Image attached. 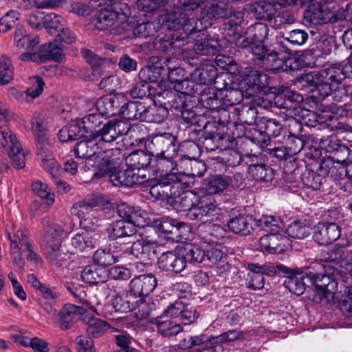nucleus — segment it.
Masks as SVG:
<instances>
[{
    "mask_svg": "<svg viewBox=\"0 0 352 352\" xmlns=\"http://www.w3.org/2000/svg\"><path fill=\"white\" fill-rule=\"evenodd\" d=\"M186 260V263H201L206 259V250L199 245L195 244H188L184 248L183 254Z\"/></svg>",
    "mask_w": 352,
    "mask_h": 352,
    "instance_id": "56",
    "label": "nucleus"
},
{
    "mask_svg": "<svg viewBox=\"0 0 352 352\" xmlns=\"http://www.w3.org/2000/svg\"><path fill=\"white\" fill-rule=\"evenodd\" d=\"M145 111V105L139 101H131L121 104L119 109L118 115L126 120H140L142 115Z\"/></svg>",
    "mask_w": 352,
    "mask_h": 352,
    "instance_id": "38",
    "label": "nucleus"
},
{
    "mask_svg": "<svg viewBox=\"0 0 352 352\" xmlns=\"http://www.w3.org/2000/svg\"><path fill=\"white\" fill-rule=\"evenodd\" d=\"M257 111L256 108L243 105L238 110V120L235 122L236 126L240 127L243 131V135L246 136L245 132L250 129L256 127L255 121L256 118ZM258 128V126H256Z\"/></svg>",
    "mask_w": 352,
    "mask_h": 352,
    "instance_id": "28",
    "label": "nucleus"
},
{
    "mask_svg": "<svg viewBox=\"0 0 352 352\" xmlns=\"http://www.w3.org/2000/svg\"><path fill=\"white\" fill-rule=\"evenodd\" d=\"M122 162L116 167L104 173L109 174L111 182L116 186H132L135 184H142L146 180V175L139 174L135 169L127 167L126 170H119L117 169L122 164Z\"/></svg>",
    "mask_w": 352,
    "mask_h": 352,
    "instance_id": "15",
    "label": "nucleus"
},
{
    "mask_svg": "<svg viewBox=\"0 0 352 352\" xmlns=\"http://www.w3.org/2000/svg\"><path fill=\"white\" fill-rule=\"evenodd\" d=\"M231 179L223 175H216L208 177L204 184V189L211 195L223 192L230 184Z\"/></svg>",
    "mask_w": 352,
    "mask_h": 352,
    "instance_id": "44",
    "label": "nucleus"
},
{
    "mask_svg": "<svg viewBox=\"0 0 352 352\" xmlns=\"http://www.w3.org/2000/svg\"><path fill=\"white\" fill-rule=\"evenodd\" d=\"M346 77L352 78V56L351 55L348 58L347 63L342 67L332 66L320 72L321 81L325 86H329L331 92L336 91L338 85Z\"/></svg>",
    "mask_w": 352,
    "mask_h": 352,
    "instance_id": "13",
    "label": "nucleus"
},
{
    "mask_svg": "<svg viewBox=\"0 0 352 352\" xmlns=\"http://www.w3.org/2000/svg\"><path fill=\"white\" fill-rule=\"evenodd\" d=\"M278 4L276 2H272L270 0H263L256 3L254 6V9L260 19H267L272 22L274 18L277 21L278 16H276V9L275 6Z\"/></svg>",
    "mask_w": 352,
    "mask_h": 352,
    "instance_id": "47",
    "label": "nucleus"
},
{
    "mask_svg": "<svg viewBox=\"0 0 352 352\" xmlns=\"http://www.w3.org/2000/svg\"><path fill=\"white\" fill-rule=\"evenodd\" d=\"M226 248L221 244L211 245L206 250V259L213 265L224 266L227 263Z\"/></svg>",
    "mask_w": 352,
    "mask_h": 352,
    "instance_id": "50",
    "label": "nucleus"
},
{
    "mask_svg": "<svg viewBox=\"0 0 352 352\" xmlns=\"http://www.w3.org/2000/svg\"><path fill=\"white\" fill-rule=\"evenodd\" d=\"M0 151L9 155L15 168L21 169L25 167V153L15 135L7 125H0Z\"/></svg>",
    "mask_w": 352,
    "mask_h": 352,
    "instance_id": "6",
    "label": "nucleus"
},
{
    "mask_svg": "<svg viewBox=\"0 0 352 352\" xmlns=\"http://www.w3.org/2000/svg\"><path fill=\"white\" fill-rule=\"evenodd\" d=\"M227 226L229 230L234 233L247 235L252 230V219L246 215L239 213L230 217Z\"/></svg>",
    "mask_w": 352,
    "mask_h": 352,
    "instance_id": "33",
    "label": "nucleus"
},
{
    "mask_svg": "<svg viewBox=\"0 0 352 352\" xmlns=\"http://www.w3.org/2000/svg\"><path fill=\"white\" fill-rule=\"evenodd\" d=\"M151 144L154 150L152 155L156 159L157 166L168 170H175L177 163L174 158L177 155V146L175 144V138L170 133H163L155 135Z\"/></svg>",
    "mask_w": 352,
    "mask_h": 352,
    "instance_id": "5",
    "label": "nucleus"
},
{
    "mask_svg": "<svg viewBox=\"0 0 352 352\" xmlns=\"http://www.w3.org/2000/svg\"><path fill=\"white\" fill-rule=\"evenodd\" d=\"M268 85L267 76L256 69L250 68L240 83L241 89L245 90L246 98L255 97Z\"/></svg>",
    "mask_w": 352,
    "mask_h": 352,
    "instance_id": "14",
    "label": "nucleus"
},
{
    "mask_svg": "<svg viewBox=\"0 0 352 352\" xmlns=\"http://www.w3.org/2000/svg\"><path fill=\"white\" fill-rule=\"evenodd\" d=\"M175 0H148L144 3H139L138 6L145 12H150L157 10H164L168 12L163 18L162 25L170 30H182L186 34H191L196 30L195 19L186 18L184 10L180 5L175 4Z\"/></svg>",
    "mask_w": 352,
    "mask_h": 352,
    "instance_id": "3",
    "label": "nucleus"
},
{
    "mask_svg": "<svg viewBox=\"0 0 352 352\" xmlns=\"http://www.w3.org/2000/svg\"><path fill=\"white\" fill-rule=\"evenodd\" d=\"M107 276L108 273L105 268L95 265H88L85 267L81 273L82 280L89 284L104 283Z\"/></svg>",
    "mask_w": 352,
    "mask_h": 352,
    "instance_id": "41",
    "label": "nucleus"
},
{
    "mask_svg": "<svg viewBox=\"0 0 352 352\" xmlns=\"http://www.w3.org/2000/svg\"><path fill=\"white\" fill-rule=\"evenodd\" d=\"M38 155L41 160V166L49 172L52 177L56 178L60 175L62 169L52 155L45 154L43 150L39 151Z\"/></svg>",
    "mask_w": 352,
    "mask_h": 352,
    "instance_id": "54",
    "label": "nucleus"
},
{
    "mask_svg": "<svg viewBox=\"0 0 352 352\" xmlns=\"http://www.w3.org/2000/svg\"><path fill=\"white\" fill-rule=\"evenodd\" d=\"M116 13L113 10L102 9L99 11L95 26L99 30H104L113 25L116 23Z\"/></svg>",
    "mask_w": 352,
    "mask_h": 352,
    "instance_id": "57",
    "label": "nucleus"
},
{
    "mask_svg": "<svg viewBox=\"0 0 352 352\" xmlns=\"http://www.w3.org/2000/svg\"><path fill=\"white\" fill-rule=\"evenodd\" d=\"M252 55L267 70L280 71L283 67L285 57L272 52L271 47L267 48L264 42H249L248 45Z\"/></svg>",
    "mask_w": 352,
    "mask_h": 352,
    "instance_id": "9",
    "label": "nucleus"
},
{
    "mask_svg": "<svg viewBox=\"0 0 352 352\" xmlns=\"http://www.w3.org/2000/svg\"><path fill=\"white\" fill-rule=\"evenodd\" d=\"M32 131L40 143L45 140L47 131V122L43 116L39 113L34 114L31 121Z\"/></svg>",
    "mask_w": 352,
    "mask_h": 352,
    "instance_id": "55",
    "label": "nucleus"
},
{
    "mask_svg": "<svg viewBox=\"0 0 352 352\" xmlns=\"http://www.w3.org/2000/svg\"><path fill=\"white\" fill-rule=\"evenodd\" d=\"M223 87L219 85V95L221 103V109L231 107L240 103L245 96V90L238 89L223 82Z\"/></svg>",
    "mask_w": 352,
    "mask_h": 352,
    "instance_id": "26",
    "label": "nucleus"
},
{
    "mask_svg": "<svg viewBox=\"0 0 352 352\" xmlns=\"http://www.w3.org/2000/svg\"><path fill=\"white\" fill-rule=\"evenodd\" d=\"M29 80L30 87L25 92L20 94L23 97V100L28 103L32 102L42 94L45 85L43 80L38 76H32L30 78Z\"/></svg>",
    "mask_w": 352,
    "mask_h": 352,
    "instance_id": "51",
    "label": "nucleus"
},
{
    "mask_svg": "<svg viewBox=\"0 0 352 352\" xmlns=\"http://www.w3.org/2000/svg\"><path fill=\"white\" fill-rule=\"evenodd\" d=\"M115 245L98 248L93 255L94 261L101 266L110 265L118 261L120 256Z\"/></svg>",
    "mask_w": 352,
    "mask_h": 352,
    "instance_id": "29",
    "label": "nucleus"
},
{
    "mask_svg": "<svg viewBox=\"0 0 352 352\" xmlns=\"http://www.w3.org/2000/svg\"><path fill=\"white\" fill-rule=\"evenodd\" d=\"M108 201L105 200L101 195H92L82 201H79L74 204L72 208V213L80 218H84L96 211L94 209L99 206H104Z\"/></svg>",
    "mask_w": 352,
    "mask_h": 352,
    "instance_id": "23",
    "label": "nucleus"
},
{
    "mask_svg": "<svg viewBox=\"0 0 352 352\" xmlns=\"http://www.w3.org/2000/svg\"><path fill=\"white\" fill-rule=\"evenodd\" d=\"M344 254V250L340 247L323 249L319 259L324 263V274L310 272V283L316 287L318 292L325 297L336 292L338 283L334 280L335 276L344 274L337 261Z\"/></svg>",
    "mask_w": 352,
    "mask_h": 352,
    "instance_id": "2",
    "label": "nucleus"
},
{
    "mask_svg": "<svg viewBox=\"0 0 352 352\" xmlns=\"http://www.w3.org/2000/svg\"><path fill=\"white\" fill-rule=\"evenodd\" d=\"M109 327V324L104 320L94 318L89 320L87 331L93 338H98L103 335Z\"/></svg>",
    "mask_w": 352,
    "mask_h": 352,
    "instance_id": "62",
    "label": "nucleus"
},
{
    "mask_svg": "<svg viewBox=\"0 0 352 352\" xmlns=\"http://www.w3.org/2000/svg\"><path fill=\"white\" fill-rule=\"evenodd\" d=\"M203 146L207 150H214L217 147L219 142L222 140L221 135L217 133V129L214 124L208 123L205 125L204 131L202 135Z\"/></svg>",
    "mask_w": 352,
    "mask_h": 352,
    "instance_id": "48",
    "label": "nucleus"
},
{
    "mask_svg": "<svg viewBox=\"0 0 352 352\" xmlns=\"http://www.w3.org/2000/svg\"><path fill=\"white\" fill-rule=\"evenodd\" d=\"M66 20L55 12L47 13L44 17L43 27L50 34L59 33L65 26Z\"/></svg>",
    "mask_w": 352,
    "mask_h": 352,
    "instance_id": "49",
    "label": "nucleus"
},
{
    "mask_svg": "<svg viewBox=\"0 0 352 352\" xmlns=\"http://www.w3.org/2000/svg\"><path fill=\"white\" fill-rule=\"evenodd\" d=\"M340 236V228L336 223H318L314 228V239L320 245H329Z\"/></svg>",
    "mask_w": 352,
    "mask_h": 352,
    "instance_id": "17",
    "label": "nucleus"
},
{
    "mask_svg": "<svg viewBox=\"0 0 352 352\" xmlns=\"http://www.w3.org/2000/svg\"><path fill=\"white\" fill-rule=\"evenodd\" d=\"M84 309L73 304L65 305L58 312L60 327L63 330L69 329L78 315L82 314Z\"/></svg>",
    "mask_w": 352,
    "mask_h": 352,
    "instance_id": "30",
    "label": "nucleus"
},
{
    "mask_svg": "<svg viewBox=\"0 0 352 352\" xmlns=\"http://www.w3.org/2000/svg\"><path fill=\"white\" fill-rule=\"evenodd\" d=\"M347 161L349 160H346V157H340L338 155L328 157L322 160L320 164V175L324 176L331 175V177L336 176L338 171V166H342L340 168L344 169L343 165L346 164Z\"/></svg>",
    "mask_w": 352,
    "mask_h": 352,
    "instance_id": "43",
    "label": "nucleus"
},
{
    "mask_svg": "<svg viewBox=\"0 0 352 352\" xmlns=\"http://www.w3.org/2000/svg\"><path fill=\"white\" fill-rule=\"evenodd\" d=\"M253 265H256V264L251 263L248 265V269L250 270L247 278L248 287L253 289H262L265 285L263 275L260 270L253 269Z\"/></svg>",
    "mask_w": 352,
    "mask_h": 352,
    "instance_id": "64",
    "label": "nucleus"
},
{
    "mask_svg": "<svg viewBox=\"0 0 352 352\" xmlns=\"http://www.w3.org/2000/svg\"><path fill=\"white\" fill-rule=\"evenodd\" d=\"M14 75L13 66L10 59L6 56L0 58V85L10 83Z\"/></svg>",
    "mask_w": 352,
    "mask_h": 352,
    "instance_id": "61",
    "label": "nucleus"
},
{
    "mask_svg": "<svg viewBox=\"0 0 352 352\" xmlns=\"http://www.w3.org/2000/svg\"><path fill=\"white\" fill-rule=\"evenodd\" d=\"M107 297L111 298V302L116 311L129 312L133 309V305L122 287L113 283L107 285Z\"/></svg>",
    "mask_w": 352,
    "mask_h": 352,
    "instance_id": "21",
    "label": "nucleus"
},
{
    "mask_svg": "<svg viewBox=\"0 0 352 352\" xmlns=\"http://www.w3.org/2000/svg\"><path fill=\"white\" fill-rule=\"evenodd\" d=\"M10 239V254L13 264L19 269H22L25 262L22 258V250L30 247L31 243L29 237V231L21 226H12L7 230Z\"/></svg>",
    "mask_w": 352,
    "mask_h": 352,
    "instance_id": "7",
    "label": "nucleus"
},
{
    "mask_svg": "<svg viewBox=\"0 0 352 352\" xmlns=\"http://www.w3.org/2000/svg\"><path fill=\"white\" fill-rule=\"evenodd\" d=\"M156 101L155 100V103L148 107L145 106V111L142 115V121L161 123L168 117L167 107L161 103L157 105Z\"/></svg>",
    "mask_w": 352,
    "mask_h": 352,
    "instance_id": "37",
    "label": "nucleus"
},
{
    "mask_svg": "<svg viewBox=\"0 0 352 352\" xmlns=\"http://www.w3.org/2000/svg\"><path fill=\"white\" fill-rule=\"evenodd\" d=\"M155 100H157L159 103L163 104L164 106L168 107L178 109L181 113L184 118H186L185 113H188V112H186L184 111L185 108V98L184 96L180 94H175V93L170 91H164L157 92L155 96ZM188 117H186L187 118Z\"/></svg>",
    "mask_w": 352,
    "mask_h": 352,
    "instance_id": "25",
    "label": "nucleus"
},
{
    "mask_svg": "<svg viewBox=\"0 0 352 352\" xmlns=\"http://www.w3.org/2000/svg\"><path fill=\"white\" fill-rule=\"evenodd\" d=\"M39 60L46 62L53 60L56 62H62L64 59L63 45L60 43L54 41L41 46L38 51Z\"/></svg>",
    "mask_w": 352,
    "mask_h": 352,
    "instance_id": "32",
    "label": "nucleus"
},
{
    "mask_svg": "<svg viewBox=\"0 0 352 352\" xmlns=\"http://www.w3.org/2000/svg\"><path fill=\"white\" fill-rule=\"evenodd\" d=\"M41 245L49 261L54 265H60L66 254L62 248V235L65 232L62 225L50 221L48 217L42 220Z\"/></svg>",
    "mask_w": 352,
    "mask_h": 352,
    "instance_id": "4",
    "label": "nucleus"
},
{
    "mask_svg": "<svg viewBox=\"0 0 352 352\" xmlns=\"http://www.w3.org/2000/svg\"><path fill=\"white\" fill-rule=\"evenodd\" d=\"M311 227L304 221H294L288 226L287 232L294 239H302L309 235Z\"/></svg>",
    "mask_w": 352,
    "mask_h": 352,
    "instance_id": "60",
    "label": "nucleus"
},
{
    "mask_svg": "<svg viewBox=\"0 0 352 352\" xmlns=\"http://www.w3.org/2000/svg\"><path fill=\"white\" fill-rule=\"evenodd\" d=\"M319 146L321 150L327 153L335 152L333 155L343 154L344 157L350 160L352 153L349 148L342 146L339 144V141L336 136L330 135L327 138H322L320 140Z\"/></svg>",
    "mask_w": 352,
    "mask_h": 352,
    "instance_id": "35",
    "label": "nucleus"
},
{
    "mask_svg": "<svg viewBox=\"0 0 352 352\" xmlns=\"http://www.w3.org/2000/svg\"><path fill=\"white\" fill-rule=\"evenodd\" d=\"M338 0H313L308 3L305 18L315 24L334 21V12Z\"/></svg>",
    "mask_w": 352,
    "mask_h": 352,
    "instance_id": "8",
    "label": "nucleus"
},
{
    "mask_svg": "<svg viewBox=\"0 0 352 352\" xmlns=\"http://www.w3.org/2000/svg\"><path fill=\"white\" fill-rule=\"evenodd\" d=\"M8 2L13 6L21 8H27L33 5L38 8H56L66 4L65 0H43L39 3L38 0H8Z\"/></svg>",
    "mask_w": 352,
    "mask_h": 352,
    "instance_id": "45",
    "label": "nucleus"
},
{
    "mask_svg": "<svg viewBox=\"0 0 352 352\" xmlns=\"http://www.w3.org/2000/svg\"><path fill=\"white\" fill-rule=\"evenodd\" d=\"M255 155H247L240 160L249 165V173L254 179L261 182H270L273 179V170L265 164H254Z\"/></svg>",
    "mask_w": 352,
    "mask_h": 352,
    "instance_id": "27",
    "label": "nucleus"
},
{
    "mask_svg": "<svg viewBox=\"0 0 352 352\" xmlns=\"http://www.w3.org/2000/svg\"><path fill=\"white\" fill-rule=\"evenodd\" d=\"M99 238V234L94 231L81 230L71 238L73 251L76 253L88 252L96 245Z\"/></svg>",
    "mask_w": 352,
    "mask_h": 352,
    "instance_id": "18",
    "label": "nucleus"
},
{
    "mask_svg": "<svg viewBox=\"0 0 352 352\" xmlns=\"http://www.w3.org/2000/svg\"><path fill=\"white\" fill-rule=\"evenodd\" d=\"M155 247L154 242L141 239L133 242L131 252L137 258L146 260L149 258L151 252H154Z\"/></svg>",
    "mask_w": 352,
    "mask_h": 352,
    "instance_id": "46",
    "label": "nucleus"
},
{
    "mask_svg": "<svg viewBox=\"0 0 352 352\" xmlns=\"http://www.w3.org/2000/svg\"><path fill=\"white\" fill-rule=\"evenodd\" d=\"M175 58H166L164 60L165 65L166 76H168L170 82L174 83L179 82L184 76V70L178 66Z\"/></svg>",
    "mask_w": 352,
    "mask_h": 352,
    "instance_id": "53",
    "label": "nucleus"
},
{
    "mask_svg": "<svg viewBox=\"0 0 352 352\" xmlns=\"http://www.w3.org/2000/svg\"><path fill=\"white\" fill-rule=\"evenodd\" d=\"M157 281L152 274H142L130 282V292L135 297L148 296L155 288Z\"/></svg>",
    "mask_w": 352,
    "mask_h": 352,
    "instance_id": "22",
    "label": "nucleus"
},
{
    "mask_svg": "<svg viewBox=\"0 0 352 352\" xmlns=\"http://www.w3.org/2000/svg\"><path fill=\"white\" fill-rule=\"evenodd\" d=\"M257 126L245 132L246 137L256 144H266L270 137L278 136L282 130L280 123L274 119L263 118Z\"/></svg>",
    "mask_w": 352,
    "mask_h": 352,
    "instance_id": "10",
    "label": "nucleus"
},
{
    "mask_svg": "<svg viewBox=\"0 0 352 352\" xmlns=\"http://www.w3.org/2000/svg\"><path fill=\"white\" fill-rule=\"evenodd\" d=\"M125 101L123 94L107 95L101 97L95 104L96 108L101 116H112L118 115L120 107Z\"/></svg>",
    "mask_w": 352,
    "mask_h": 352,
    "instance_id": "19",
    "label": "nucleus"
},
{
    "mask_svg": "<svg viewBox=\"0 0 352 352\" xmlns=\"http://www.w3.org/2000/svg\"><path fill=\"white\" fill-rule=\"evenodd\" d=\"M100 143L93 136L89 140L80 141L74 147L77 157L85 160V166L88 169L94 168L95 175L98 177L104 176L105 173L118 166L124 159L121 149H103Z\"/></svg>",
    "mask_w": 352,
    "mask_h": 352,
    "instance_id": "1",
    "label": "nucleus"
},
{
    "mask_svg": "<svg viewBox=\"0 0 352 352\" xmlns=\"http://www.w3.org/2000/svg\"><path fill=\"white\" fill-rule=\"evenodd\" d=\"M159 267L166 272L180 273L186 268V260L183 254L176 251L162 253L158 258Z\"/></svg>",
    "mask_w": 352,
    "mask_h": 352,
    "instance_id": "20",
    "label": "nucleus"
},
{
    "mask_svg": "<svg viewBox=\"0 0 352 352\" xmlns=\"http://www.w3.org/2000/svg\"><path fill=\"white\" fill-rule=\"evenodd\" d=\"M103 122V117L98 113H89L84 116L79 123L83 130V133H93L96 132L98 129L97 127L100 126Z\"/></svg>",
    "mask_w": 352,
    "mask_h": 352,
    "instance_id": "59",
    "label": "nucleus"
},
{
    "mask_svg": "<svg viewBox=\"0 0 352 352\" xmlns=\"http://www.w3.org/2000/svg\"><path fill=\"white\" fill-rule=\"evenodd\" d=\"M221 80L225 81V80L222 79V76H219L218 80L214 81L215 87H205L201 91L199 102L204 107L212 111L221 109V103L219 95V84L221 82Z\"/></svg>",
    "mask_w": 352,
    "mask_h": 352,
    "instance_id": "24",
    "label": "nucleus"
},
{
    "mask_svg": "<svg viewBox=\"0 0 352 352\" xmlns=\"http://www.w3.org/2000/svg\"><path fill=\"white\" fill-rule=\"evenodd\" d=\"M16 47L23 49H32L38 43L37 37H32L22 26L16 27L14 38Z\"/></svg>",
    "mask_w": 352,
    "mask_h": 352,
    "instance_id": "52",
    "label": "nucleus"
},
{
    "mask_svg": "<svg viewBox=\"0 0 352 352\" xmlns=\"http://www.w3.org/2000/svg\"><path fill=\"white\" fill-rule=\"evenodd\" d=\"M289 248L288 239L280 232L268 233L259 240V249L264 253H280Z\"/></svg>",
    "mask_w": 352,
    "mask_h": 352,
    "instance_id": "16",
    "label": "nucleus"
},
{
    "mask_svg": "<svg viewBox=\"0 0 352 352\" xmlns=\"http://www.w3.org/2000/svg\"><path fill=\"white\" fill-rule=\"evenodd\" d=\"M191 79L199 85H206L218 80L217 69L212 64L206 63L199 68H197L190 75Z\"/></svg>",
    "mask_w": 352,
    "mask_h": 352,
    "instance_id": "34",
    "label": "nucleus"
},
{
    "mask_svg": "<svg viewBox=\"0 0 352 352\" xmlns=\"http://www.w3.org/2000/svg\"><path fill=\"white\" fill-rule=\"evenodd\" d=\"M154 323L157 327L158 333L164 337L175 336L183 331V327L179 323L167 319L164 316L156 318Z\"/></svg>",
    "mask_w": 352,
    "mask_h": 352,
    "instance_id": "39",
    "label": "nucleus"
},
{
    "mask_svg": "<svg viewBox=\"0 0 352 352\" xmlns=\"http://www.w3.org/2000/svg\"><path fill=\"white\" fill-rule=\"evenodd\" d=\"M109 236L112 240L126 236H132L136 232V229L133 223L118 220L113 223L109 228Z\"/></svg>",
    "mask_w": 352,
    "mask_h": 352,
    "instance_id": "40",
    "label": "nucleus"
},
{
    "mask_svg": "<svg viewBox=\"0 0 352 352\" xmlns=\"http://www.w3.org/2000/svg\"><path fill=\"white\" fill-rule=\"evenodd\" d=\"M155 223L159 232L166 234L167 237H169L170 234H177L179 230L184 226L182 222H176L174 219L167 217H163Z\"/></svg>",
    "mask_w": 352,
    "mask_h": 352,
    "instance_id": "58",
    "label": "nucleus"
},
{
    "mask_svg": "<svg viewBox=\"0 0 352 352\" xmlns=\"http://www.w3.org/2000/svg\"><path fill=\"white\" fill-rule=\"evenodd\" d=\"M129 131V124L124 121L110 120L94 133L103 149H108L107 144L114 142L118 137L126 135Z\"/></svg>",
    "mask_w": 352,
    "mask_h": 352,
    "instance_id": "12",
    "label": "nucleus"
},
{
    "mask_svg": "<svg viewBox=\"0 0 352 352\" xmlns=\"http://www.w3.org/2000/svg\"><path fill=\"white\" fill-rule=\"evenodd\" d=\"M219 210L214 197L205 195L187 212V216L192 220L214 221L219 219Z\"/></svg>",
    "mask_w": 352,
    "mask_h": 352,
    "instance_id": "11",
    "label": "nucleus"
},
{
    "mask_svg": "<svg viewBox=\"0 0 352 352\" xmlns=\"http://www.w3.org/2000/svg\"><path fill=\"white\" fill-rule=\"evenodd\" d=\"M199 39L194 45V50L197 54L201 55H214L216 52L221 50V47L219 45L218 41L212 39L204 32L201 33Z\"/></svg>",
    "mask_w": 352,
    "mask_h": 352,
    "instance_id": "36",
    "label": "nucleus"
},
{
    "mask_svg": "<svg viewBox=\"0 0 352 352\" xmlns=\"http://www.w3.org/2000/svg\"><path fill=\"white\" fill-rule=\"evenodd\" d=\"M285 276H287L285 281V287L290 292L298 296L302 295L305 292L306 285L305 280L310 282V273H294L290 270V274Z\"/></svg>",
    "mask_w": 352,
    "mask_h": 352,
    "instance_id": "31",
    "label": "nucleus"
},
{
    "mask_svg": "<svg viewBox=\"0 0 352 352\" xmlns=\"http://www.w3.org/2000/svg\"><path fill=\"white\" fill-rule=\"evenodd\" d=\"M151 158L150 155L143 150H138L131 152L126 157V164L127 167L135 169V171L140 174L141 169L146 167L151 163Z\"/></svg>",
    "mask_w": 352,
    "mask_h": 352,
    "instance_id": "42",
    "label": "nucleus"
},
{
    "mask_svg": "<svg viewBox=\"0 0 352 352\" xmlns=\"http://www.w3.org/2000/svg\"><path fill=\"white\" fill-rule=\"evenodd\" d=\"M198 201L196 195L192 191H186L175 197V202L181 210L187 211L195 208V203Z\"/></svg>",
    "mask_w": 352,
    "mask_h": 352,
    "instance_id": "63",
    "label": "nucleus"
}]
</instances>
